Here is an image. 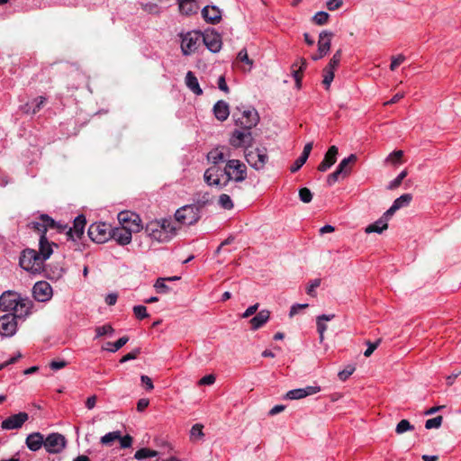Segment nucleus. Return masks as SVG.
<instances>
[{"instance_id": "5fc2aeb1", "label": "nucleus", "mask_w": 461, "mask_h": 461, "mask_svg": "<svg viewBox=\"0 0 461 461\" xmlns=\"http://www.w3.org/2000/svg\"><path fill=\"white\" fill-rule=\"evenodd\" d=\"M166 281L167 279L162 277L158 278L156 281L154 287L156 288L158 293L166 294L169 291L168 286L165 284Z\"/></svg>"}, {"instance_id": "338daca9", "label": "nucleus", "mask_w": 461, "mask_h": 461, "mask_svg": "<svg viewBox=\"0 0 461 461\" xmlns=\"http://www.w3.org/2000/svg\"><path fill=\"white\" fill-rule=\"evenodd\" d=\"M343 5L342 0H328L326 3V6L330 11H335L339 9Z\"/></svg>"}, {"instance_id": "c85d7f7f", "label": "nucleus", "mask_w": 461, "mask_h": 461, "mask_svg": "<svg viewBox=\"0 0 461 461\" xmlns=\"http://www.w3.org/2000/svg\"><path fill=\"white\" fill-rule=\"evenodd\" d=\"M213 114L220 122H224L230 115L229 104L220 100L213 105Z\"/></svg>"}, {"instance_id": "e2e57ef3", "label": "nucleus", "mask_w": 461, "mask_h": 461, "mask_svg": "<svg viewBox=\"0 0 461 461\" xmlns=\"http://www.w3.org/2000/svg\"><path fill=\"white\" fill-rule=\"evenodd\" d=\"M404 60L405 57L402 54L398 56H393L390 69L393 71L395 70Z\"/></svg>"}, {"instance_id": "4be33fe9", "label": "nucleus", "mask_w": 461, "mask_h": 461, "mask_svg": "<svg viewBox=\"0 0 461 461\" xmlns=\"http://www.w3.org/2000/svg\"><path fill=\"white\" fill-rule=\"evenodd\" d=\"M321 391L320 386H306L305 388L293 389L286 393L285 399L300 400L309 395L315 394Z\"/></svg>"}, {"instance_id": "3c124183", "label": "nucleus", "mask_w": 461, "mask_h": 461, "mask_svg": "<svg viewBox=\"0 0 461 461\" xmlns=\"http://www.w3.org/2000/svg\"><path fill=\"white\" fill-rule=\"evenodd\" d=\"M135 317L139 320H143L149 317L147 308L144 305H136L132 309Z\"/></svg>"}, {"instance_id": "bf43d9fd", "label": "nucleus", "mask_w": 461, "mask_h": 461, "mask_svg": "<svg viewBox=\"0 0 461 461\" xmlns=\"http://www.w3.org/2000/svg\"><path fill=\"white\" fill-rule=\"evenodd\" d=\"M140 354V348H137L135 349H133L131 352L124 355L121 359H120V363H125L127 361H130V360H133V359H136L137 357Z\"/></svg>"}, {"instance_id": "774afa93", "label": "nucleus", "mask_w": 461, "mask_h": 461, "mask_svg": "<svg viewBox=\"0 0 461 461\" xmlns=\"http://www.w3.org/2000/svg\"><path fill=\"white\" fill-rule=\"evenodd\" d=\"M354 371H355V367L349 366L347 368H345L344 370L340 371L338 375L340 380L345 381L353 374Z\"/></svg>"}, {"instance_id": "13d9d810", "label": "nucleus", "mask_w": 461, "mask_h": 461, "mask_svg": "<svg viewBox=\"0 0 461 461\" xmlns=\"http://www.w3.org/2000/svg\"><path fill=\"white\" fill-rule=\"evenodd\" d=\"M339 178H342V172H339V169L337 168L333 173L327 176L328 185H333Z\"/></svg>"}, {"instance_id": "de8ad7c7", "label": "nucleus", "mask_w": 461, "mask_h": 461, "mask_svg": "<svg viewBox=\"0 0 461 461\" xmlns=\"http://www.w3.org/2000/svg\"><path fill=\"white\" fill-rule=\"evenodd\" d=\"M334 70L328 69L326 68H323V80L322 84L325 88L328 90L330 86L331 82L334 79Z\"/></svg>"}, {"instance_id": "ddd939ff", "label": "nucleus", "mask_w": 461, "mask_h": 461, "mask_svg": "<svg viewBox=\"0 0 461 461\" xmlns=\"http://www.w3.org/2000/svg\"><path fill=\"white\" fill-rule=\"evenodd\" d=\"M17 320L11 313L0 317V335L2 337H12L17 331Z\"/></svg>"}, {"instance_id": "c756f323", "label": "nucleus", "mask_w": 461, "mask_h": 461, "mask_svg": "<svg viewBox=\"0 0 461 461\" xmlns=\"http://www.w3.org/2000/svg\"><path fill=\"white\" fill-rule=\"evenodd\" d=\"M270 318V312L267 310H262L258 313L256 314L250 320L251 329L256 330L261 328L264 324L267 322Z\"/></svg>"}, {"instance_id": "423d86ee", "label": "nucleus", "mask_w": 461, "mask_h": 461, "mask_svg": "<svg viewBox=\"0 0 461 461\" xmlns=\"http://www.w3.org/2000/svg\"><path fill=\"white\" fill-rule=\"evenodd\" d=\"M176 221L184 225H193L201 218V212L194 205L188 204L179 208L175 213Z\"/></svg>"}, {"instance_id": "bb28decb", "label": "nucleus", "mask_w": 461, "mask_h": 461, "mask_svg": "<svg viewBox=\"0 0 461 461\" xmlns=\"http://www.w3.org/2000/svg\"><path fill=\"white\" fill-rule=\"evenodd\" d=\"M333 33L329 31H322L319 35L318 51L321 55H327L330 50L331 38Z\"/></svg>"}, {"instance_id": "4468645a", "label": "nucleus", "mask_w": 461, "mask_h": 461, "mask_svg": "<svg viewBox=\"0 0 461 461\" xmlns=\"http://www.w3.org/2000/svg\"><path fill=\"white\" fill-rule=\"evenodd\" d=\"M21 295L14 291H5L0 295V310L2 312H13L14 308L17 307L18 300Z\"/></svg>"}, {"instance_id": "09e8293b", "label": "nucleus", "mask_w": 461, "mask_h": 461, "mask_svg": "<svg viewBox=\"0 0 461 461\" xmlns=\"http://www.w3.org/2000/svg\"><path fill=\"white\" fill-rule=\"evenodd\" d=\"M442 421H443V417L440 415L437 416L435 418H432V419H429L425 422V428L427 429H438L441 426Z\"/></svg>"}, {"instance_id": "052dcab7", "label": "nucleus", "mask_w": 461, "mask_h": 461, "mask_svg": "<svg viewBox=\"0 0 461 461\" xmlns=\"http://www.w3.org/2000/svg\"><path fill=\"white\" fill-rule=\"evenodd\" d=\"M308 158H304V156H300L291 166L290 170L292 173H295L298 171L303 164L307 161Z\"/></svg>"}, {"instance_id": "0eeeda50", "label": "nucleus", "mask_w": 461, "mask_h": 461, "mask_svg": "<svg viewBox=\"0 0 461 461\" xmlns=\"http://www.w3.org/2000/svg\"><path fill=\"white\" fill-rule=\"evenodd\" d=\"M112 226L105 222H95L88 228V236L95 243H104L111 239Z\"/></svg>"}, {"instance_id": "79ce46f5", "label": "nucleus", "mask_w": 461, "mask_h": 461, "mask_svg": "<svg viewBox=\"0 0 461 461\" xmlns=\"http://www.w3.org/2000/svg\"><path fill=\"white\" fill-rule=\"evenodd\" d=\"M120 438V431H113L105 434L101 438V443L103 445L111 446L114 440Z\"/></svg>"}, {"instance_id": "f704fd0d", "label": "nucleus", "mask_w": 461, "mask_h": 461, "mask_svg": "<svg viewBox=\"0 0 461 461\" xmlns=\"http://www.w3.org/2000/svg\"><path fill=\"white\" fill-rule=\"evenodd\" d=\"M334 314H322L317 317L316 324H317V330L320 334V340L322 341L324 338V332L327 330V325L323 322L324 321H329L334 319Z\"/></svg>"}, {"instance_id": "f257e3e1", "label": "nucleus", "mask_w": 461, "mask_h": 461, "mask_svg": "<svg viewBox=\"0 0 461 461\" xmlns=\"http://www.w3.org/2000/svg\"><path fill=\"white\" fill-rule=\"evenodd\" d=\"M56 243L50 242L47 237L41 236L39 240V251L32 249H25L22 251L19 264L23 269L32 274H41L45 268V261L53 253Z\"/></svg>"}, {"instance_id": "680f3d73", "label": "nucleus", "mask_w": 461, "mask_h": 461, "mask_svg": "<svg viewBox=\"0 0 461 461\" xmlns=\"http://www.w3.org/2000/svg\"><path fill=\"white\" fill-rule=\"evenodd\" d=\"M321 285V279L319 278H316L314 280H312L309 285L307 286V289H306V292L309 295L311 296H315L316 295V293H315V289L317 287H319Z\"/></svg>"}, {"instance_id": "864d4df0", "label": "nucleus", "mask_w": 461, "mask_h": 461, "mask_svg": "<svg viewBox=\"0 0 461 461\" xmlns=\"http://www.w3.org/2000/svg\"><path fill=\"white\" fill-rule=\"evenodd\" d=\"M402 156H403L402 150H394L393 152H392L388 155V157L385 159V162H391L392 164L400 163Z\"/></svg>"}, {"instance_id": "9b49d317", "label": "nucleus", "mask_w": 461, "mask_h": 461, "mask_svg": "<svg viewBox=\"0 0 461 461\" xmlns=\"http://www.w3.org/2000/svg\"><path fill=\"white\" fill-rule=\"evenodd\" d=\"M67 446L66 438L59 433H51L45 438L44 447L50 454H59Z\"/></svg>"}, {"instance_id": "1a4fd4ad", "label": "nucleus", "mask_w": 461, "mask_h": 461, "mask_svg": "<svg viewBox=\"0 0 461 461\" xmlns=\"http://www.w3.org/2000/svg\"><path fill=\"white\" fill-rule=\"evenodd\" d=\"M246 161L256 170H261L268 161L267 151L266 148H256L248 150L245 153Z\"/></svg>"}, {"instance_id": "69168bd1", "label": "nucleus", "mask_w": 461, "mask_h": 461, "mask_svg": "<svg viewBox=\"0 0 461 461\" xmlns=\"http://www.w3.org/2000/svg\"><path fill=\"white\" fill-rule=\"evenodd\" d=\"M117 439L120 440L122 448L131 447L132 445V441H133L132 437L130 435H125L124 437H122L120 435V438H117Z\"/></svg>"}, {"instance_id": "4c0bfd02", "label": "nucleus", "mask_w": 461, "mask_h": 461, "mask_svg": "<svg viewBox=\"0 0 461 461\" xmlns=\"http://www.w3.org/2000/svg\"><path fill=\"white\" fill-rule=\"evenodd\" d=\"M158 455V453L156 450L148 447H142L135 452L134 458L137 460H142L149 457H155Z\"/></svg>"}, {"instance_id": "9d476101", "label": "nucleus", "mask_w": 461, "mask_h": 461, "mask_svg": "<svg viewBox=\"0 0 461 461\" xmlns=\"http://www.w3.org/2000/svg\"><path fill=\"white\" fill-rule=\"evenodd\" d=\"M118 221L122 227L128 229L131 233L139 232L142 229L140 216L132 212H121L118 214Z\"/></svg>"}, {"instance_id": "f03ea898", "label": "nucleus", "mask_w": 461, "mask_h": 461, "mask_svg": "<svg viewBox=\"0 0 461 461\" xmlns=\"http://www.w3.org/2000/svg\"><path fill=\"white\" fill-rule=\"evenodd\" d=\"M224 184L230 194L240 193V185L248 177V168L246 164L239 159H228L223 167Z\"/></svg>"}, {"instance_id": "603ef678", "label": "nucleus", "mask_w": 461, "mask_h": 461, "mask_svg": "<svg viewBox=\"0 0 461 461\" xmlns=\"http://www.w3.org/2000/svg\"><path fill=\"white\" fill-rule=\"evenodd\" d=\"M299 197L303 203H308L312 200V194L307 187H303L299 190Z\"/></svg>"}, {"instance_id": "6ab92c4d", "label": "nucleus", "mask_w": 461, "mask_h": 461, "mask_svg": "<svg viewBox=\"0 0 461 461\" xmlns=\"http://www.w3.org/2000/svg\"><path fill=\"white\" fill-rule=\"evenodd\" d=\"M252 136L250 131L235 130L230 139V143L235 148H240L250 144Z\"/></svg>"}, {"instance_id": "72a5a7b5", "label": "nucleus", "mask_w": 461, "mask_h": 461, "mask_svg": "<svg viewBox=\"0 0 461 461\" xmlns=\"http://www.w3.org/2000/svg\"><path fill=\"white\" fill-rule=\"evenodd\" d=\"M193 203L200 212L208 204L212 203V195L209 192L197 193L194 199Z\"/></svg>"}, {"instance_id": "e433bc0d", "label": "nucleus", "mask_w": 461, "mask_h": 461, "mask_svg": "<svg viewBox=\"0 0 461 461\" xmlns=\"http://www.w3.org/2000/svg\"><path fill=\"white\" fill-rule=\"evenodd\" d=\"M387 228H388V224H387L386 220H384V218H380L375 222L369 224L366 228V233H372V232L382 233L383 230H386Z\"/></svg>"}, {"instance_id": "7ed1b4c3", "label": "nucleus", "mask_w": 461, "mask_h": 461, "mask_svg": "<svg viewBox=\"0 0 461 461\" xmlns=\"http://www.w3.org/2000/svg\"><path fill=\"white\" fill-rule=\"evenodd\" d=\"M177 228L172 220H155L147 223L145 232L148 236L158 242H167L176 234Z\"/></svg>"}, {"instance_id": "ea45409f", "label": "nucleus", "mask_w": 461, "mask_h": 461, "mask_svg": "<svg viewBox=\"0 0 461 461\" xmlns=\"http://www.w3.org/2000/svg\"><path fill=\"white\" fill-rule=\"evenodd\" d=\"M95 339L103 337V336H112L114 333V329L111 324H105L103 326H98L95 329Z\"/></svg>"}, {"instance_id": "6e6552de", "label": "nucleus", "mask_w": 461, "mask_h": 461, "mask_svg": "<svg viewBox=\"0 0 461 461\" xmlns=\"http://www.w3.org/2000/svg\"><path fill=\"white\" fill-rule=\"evenodd\" d=\"M233 117L236 125L246 131H250L259 121V116L255 109L244 110L240 114L234 113Z\"/></svg>"}, {"instance_id": "473e14b6", "label": "nucleus", "mask_w": 461, "mask_h": 461, "mask_svg": "<svg viewBox=\"0 0 461 461\" xmlns=\"http://www.w3.org/2000/svg\"><path fill=\"white\" fill-rule=\"evenodd\" d=\"M186 86L196 95H203V90L199 86L197 77L192 71H188L185 76Z\"/></svg>"}, {"instance_id": "c9c22d12", "label": "nucleus", "mask_w": 461, "mask_h": 461, "mask_svg": "<svg viewBox=\"0 0 461 461\" xmlns=\"http://www.w3.org/2000/svg\"><path fill=\"white\" fill-rule=\"evenodd\" d=\"M128 341L129 337L123 336L115 342H107L105 345L102 347V349L114 353L118 351L120 348H122Z\"/></svg>"}, {"instance_id": "a878e982", "label": "nucleus", "mask_w": 461, "mask_h": 461, "mask_svg": "<svg viewBox=\"0 0 461 461\" xmlns=\"http://www.w3.org/2000/svg\"><path fill=\"white\" fill-rule=\"evenodd\" d=\"M306 67L307 62L303 58L299 59L292 65L291 73L295 80V86L298 89H300L302 86L303 75Z\"/></svg>"}, {"instance_id": "f3484780", "label": "nucleus", "mask_w": 461, "mask_h": 461, "mask_svg": "<svg viewBox=\"0 0 461 461\" xmlns=\"http://www.w3.org/2000/svg\"><path fill=\"white\" fill-rule=\"evenodd\" d=\"M29 419L26 412L21 411L6 418L2 421L1 427L3 429H16L21 428Z\"/></svg>"}, {"instance_id": "20e7f679", "label": "nucleus", "mask_w": 461, "mask_h": 461, "mask_svg": "<svg viewBox=\"0 0 461 461\" xmlns=\"http://www.w3.org/2000/svg\"><path fill=\"white\" fill-rule=\"evenodd\" d=\"M28 226L41 233V237H46V232L49 229H56L59 232H62L68 229L67 225L55 221L48 214H41L37 221L30 222Z\"/></svg>"}, {"instance_id": "2eb2a0df", "label": "nucleus", "mask_w": 461, "mask_h": 461, "mask_svg": "<svg viewBox=\"0 0 461 461\" xmlns=\"http://www.w3.org/2000/svg\"><path fill=\"white\" fill-rule=\"evenodd\" d=\"M202 42L213 53L219 52L222 45L221 35L214 30L202 33Z\"/></svg>"}, {"instance_id": "a19ab883", "label": "nucleus", "mask_w": 461, "mask_h": 461, "mask_svg": "<svg viewBox=\"0 0 461 461\" xmlns=\"http://www.w3.org/2000/svg\"><path fill=\"white\" fill-rule=\"evenodd\" d=\"M408 172L406 169L402 170L393 180H392L389 185H387V189L389 190H394L398 188L402 180L407 176Z\"/></svg>"}, {"instance_id": "0e129e2a", "label": "nucleus", "mask_w": 461, "mask_h": 461, "mask_svg": "<svg viewBox=\"0 0 461 461\" xmlns=\"http://www.w3.org/2000/svg\"><path fill=\"white\" fill-rule=\"evenodd\" d=\"M143 10L146 11L149 14H160V8L157 4L154 3H149L143 5Z\"/></svg>"}, {"instance_id": "a211bd4d", "label": "nucleus", "mask_w": 461, "mask_h": 461, "mask_svg": "<svg viewBox=\"0 0 461 461\" xmlns=\"http://www.w3.org/2000/svg\"><path fill=\"white\" fill-rule=\"evenodd\" d=\"M86 224V220L84 215H78L74 220L73 227L68 228L67 231L68 240H71L76 241L79 240L84 234L85 226Z\"/></svg>"}, {"instance_id": "37998d69", "label": "nucleus", "mask_w": 461, "mask_h": 461, "mask_svg": "<svg viewBox=\"0 0 461 461\" xmlns=\"http://www.w3.org/2000/svg\"><path fill=\"white\" fill-rule=\"evenodd\" d=\"M341 55H342V51L341 50H338L334 55L332 56V58L330 59L329 64L325 67L326 68L328 69H330V70H336V68H338L339 62H340V59H341Z\"/></svg>"}, {"instance_id": "cd10ccee", "label": "nucleus", "mask_w": 461, "mask_h": 461, "mask_svg": "<svg viewBox=\"0 0 461 461\" xmlns=\"http://www.w3.org/2000/svg\"><path fill=\"white\" fill-rule=\"evenodd\" d=\"M25 443L30 450L37 451L44 446L45 438L41 433L33 432L27 436Z\"/></svg>"}, {"instance_id": "49530a36", "label": "nucleus", "mask_w": 461, "mask_h": 461, "mask_svg": "<svg viewBox=\"0 0 461 461\" xmlns=\"http://www.w3.org/2000/svg\"><path fill=\"white\" fill-rule=\"evenodd\" d=\"M411 199L412 195L411 194H404L396 198L393 203L396 204L398 209H401L402 207L408 205Z\"/></svg>"}, {"instance_id": "7c9ffc66", "label": "nucleus", "mask_w": 461, "mask_h": 461, "mask_svg": "<svg viewBox=\"0 0 461 461\" xmlns=\"http://www.w3.org/2000/svg\"><path fill=\"white\" fill-rule=\"evenodd\" d=\"M357 158L355 154H350L348 158H343L339 166V172H342V178L347 177L351 173V166L356 163Z\"/></svg>"}, {"instance_id": "4d7b16f0", "label": "nucleus", "mask_w": 461, "mask_h": 461, "mask_svg": "<svg viewBox=\"0 0 461 461\" xmlns=\"http://www.w3.org/2000/svg\"><path fill=\"white\" fill-rule=\"evenodd\" d=\"M380 343H381V339H378L375 342L366 341L367 348L364 352V356L366 357H370L373 354V352L377 348V347L380 345Z\"/></svg>"}, {"instance_id": "8fccbe9b", "label": "nucleus", "mask_w": 461, "mask_h": 461, "mask_svg": "<svg viewBox=\"0 0 461 461\" xmlns=\"http://www.w3.org/2000/svg\"><path fill=\"white\" fill-rule=\"evenodd\" d=\"M203 426L200 423L194 424L190 430V438L192 439H200L203 437Z\"/></svg>"}, {"instance_id": "a18cd8bd", "label": "nucleus", "mask_w": 461, "mask_h": 461, "mask_svg": "<svg viewBox=\"0 0 461 461\" xmlns=\"http://www.w3.org/2000/svg\"><path fill=\"white\" fill-rule=\"evenodd\" d=\"M414 427L407 420H402L395 428V432L397 434H402L408 430H413Z\"/></svg>"}, {"instance_id": "f8f14e48", "label": "nucleus", "mask_w": 461, "mask_h": 461, "mask_svg": "<svg viewBox=\"0 0 461 461\" xmlns=\"http://www.w3.org/2000/svg\"><path fill=\"white\" fill-rule=\"evenodd\" d=\"M224 176L223 169H221L218 166L212 165L208 167L203 174V180L209 186H216L221 189L226 188L223 186L224 179L221 177Z\"/></svg>"}, {"instance_id": "6e6d98bb", "label": "nucleus", "mask_w": 461, "mask_h": 461, "mask_svg": "<svg viewBox=\"0 0 461 461\" xmlns=\"http://www.w3.org/2000/svg\"><path fill=\"white\" fill-rule=\"evenodd\" d=\"M46 98L43 96H38L32 101V114L38 113L44 105Z\"/></svg>"}, {"instance_id": "412c9836", "label": "nucleus", "mask_w": 461, "mask_h": 461, "mask_svg": "<svg viewBox=\"0 0 461 461\" xmlns=\"http://www.w3.org/2000/svg\"><path fill=\"white\" fill-rule=\"evenodd\" d=\"M230 151L227 147H220L212 149L207 154V159L212 163V165L218 166L221 162H225L230 159Z\"/></svg>"}, {"instance_id": "c03bdc74", "label": "nucleus", "mask_w": 461, "mask_h": 461, "mask_svg": "<svg viewBox=\"0 0 461 461\" xmlns=\"http://www.w3.org/2000/svg\"><path fill=\"white\" fill-rule=\"evenodd\" d=\"M330 14L326 12L321 11L314 14L312 21L317 25H324L328 23Z\"/></svg>"}, {"instance_id": "393cba45", "label": "nucleus", "mask_w": 461, "mask_h": 461, "mask_svg": "<svg viewBox=\"0 0 461 461\" xmlns=\"http://www.w3.org/2000/svg\"><path fill=\"white\" fill-rule=\"evenodd\" d=\"M339 149L336 146H331L324 155L323 160L319 164L317 169L325 172L330 168L337 161Z\"/></svg>"}, {"instance_id": "dca6fc26", "label": "nucleus", "mask_w": 461, "mask_h": 461, "mask_svg": "<svg viewBox=\"0 0 461 461\" xmlns=\"http://www.w3.org/2000/svg\"><path fill=\"white\" fill-rule=\"evenodd\" d=\"M32 294L38 302H47L52 297V287L46 281L35 283L32 288Z\"/></svg>"}, {"instance_id": "58836bf2", "label": "nucleus", "mask_w": 461, "mask_h": 461, "mask_svg": "<svg viewBox=\"0 0 461 461\" xmlns=\"http://www.w3.org/2000/svg\"><path fill=\"white\" fill-rule=\"evenodd\" d=\"M218 205L224 210H231L234 207V203L230 196L227 194H221L219 195Z\"/></svg>"}, {"instance_id": "39448f33", "label": "nucleus", "mask_w": 461, "mask_h": 461, "mask_svg": "<svg viewBox=\"0 0 461 461\" xmlns=\"http://www.w3.org/2000/svg\"><path fill=\"white\" fill-rule=\"evenodd\" d=\"M181 51L184 56H190L196 51L202 43V33L192 31L186 33H181Z\"/></svg>"}, {"instance_id": "b1692460", "label": "nucleus", "mask_w": 461, "mask_h": 461, "mask_svg": "<svg viewBox=\"0 0 461 461\" xmlns=\"http://www.w3.org/2000/svg\"><path fill=\"white\" fill-rule=\"evenodd\" d=\"M202 16L206 23L217 24L221 20V11L215 5H206L202 9Z\"/></svg>"}, {"instance_id": "aec40b11", "label": "nucleus", "mask_w": 461, "mask_h": 461, "mask_svg": "<svg viewBox=\"0 0 461 461\" xmlns=\"http://www.w3.org/2000/svg\"><path fill=\"white\" fill-rule=\"evenodd\" d=\"M32 306V301L28 298L20 297L17 303V307L14 308L11 314L14 316L16 320H23L25 317L31 314Z\"/></svg>"}, {"instance_id": "5701e85b", "label": "nucleus", "mask_w": 461, "mask_h": 461, "mask_svg": "<svg viewBox=\"0 0 461 461\" xmlns=\"http://www.w3.org/2000/svg\"><path fill=\"white\" fill-rule=\"evenodd\" d=\"M111 239L116 240L119 245L124 246L131 243L132 233L121 225L120 227L112 228Z\"/></svg>"}, {"instance_id": "2f4dec72", "label": "nucleus", "mask_w": 461, "mask_h": 461, "mask_svg": "<svg viewBox=\"0 0 461 461\" xmlns=\"http://www.w3.org/2000/svg\"><path fill=\"white\" fill-rule=\"evenodd\" d=\"M179 11L182 14L191 15L196 14L198 5L194 0H176Z\"/></svg>"}]
</instances>
